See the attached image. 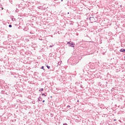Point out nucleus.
I'll use <instances>...</instances> for the list:
<instances>
[{"label":"nucleus","mask_w":125,"mask_h":125,"mask_svg":"<svg viewBox=\"0 0 125 125\" xmlns=\"http://www.w3.org/2000/svg\"><path fill=\"white\" fill-rule=\"evenodd\" d=\"M70 43L71 44L69 45V46H70V47H75V43L71 42Z\"/></svg>","instance_id":"f257e3e1"},{"label":"nucleus","mask_w":125,"mask_h":125,"mask_svg":"<svg viewBox=\"0 0 125 125\" xmlns=\"http://www.w3.org/2000/svg\"><path fill=\"white\" fill-rule=\"evenodd\" d=\"M120 52H123L124 53H125V49L122 48L120 50Z\"/></svg>","instance_id":"f03ea898"},{"label":"nucleus","mask_w":125,"mask_h":125,"mask_svg":"<svg viewBox=\"0 0 125 125\" xmlns=\"http://www.w3.org/2000/svg\"><path fill=\"white\" fill-rule=\"evenodd\" d=\"M38 101H42V97L40 96L38 98Z\"/></svg>","instance_id":"7ed1b4c3"},{"label":"nucleus","mask_w":125,"mask_h":125,"mask_svg":"<svg viewBox=\"0 0 125 125\" xmlns=\"http://www.w3.org/2000/svg\"><path fill=\"white\" fill-rule=\"evenodd\" d=\"M0 93H1V94H3V93H4V91L2 90V89H1L0 90Z\"/></svg>","instance_id":"20e7f679"},{"label":"nucleus","mask_w":125,"mask_h":125,"mask_svg":"<svg viewBox=\"0 0 125 125\" xmlns=\"http://www.w3.org/2000/svg\"><path fill=\"white\" fill-rule=\"evenodd\" d=\"M46 94L47 93H42V96H44V97H46Z\"/></svg>","instance_id":"39448f33"},{"label":"nucleus","mask_w":125,"mask_h":125,"mask_svg":"<svg viewBox=\"0 0 125 125\" xmlns=\"http://www.w3.org/2000/svg\"><path fill=\"white\" fill-rule=\"evenodd\" d=\"M41 69H42L44 71L45 70V69H44V66H42Z\"/></svg>","instance_id":"423d86ee"},{"label":"nucleus","mask_w":125,"mask_h":125,"mask_svg":"<svg viewBox=\"0 0 125 125\" xmlns=\"http://www.w3.org/2000/svg\"><path fill=\"white\" fill-rule=\"evenodd\" d=\"M39 91H43V88H42L41 89H40V90H39Z\"/></svg>","instance_id":"0eeeda50"},{"label":"nucleus","mask_w":125,"mask_h":125,"mask_svg":"<svg viewBox=\"0 0 125 125\" xmlns=\"http://www.w3.org/2000/svg\"><path fill=\"white\" fill-rule=\"evenodd\" d=\"M71 42H72L71 41H70L69 42H67V44H69L70 45V44H71Z\"/></svg>","instance_id":"6e6552de"},{"label":"nucleus","mask_w":125,"mask_h":125,"mask_svg":"<svg viewBox=\"0 0 125 125\" xmlns=\"http://www.w3.org/2000/svg\"><path fill=\"white\" fill-rule=\"evenodd\" d=\"M12 25L9 24V28H12Z\"/></svg>","instance_id":"1a4fd4ad"},{"label":"nucleus","mask_w":125,"mask_h":125,"mask_svg":"<svg viewBox=\"0 0 125 125\" xmlns=\"http://www.w3.org/2000/svg\"><path fill=\"white\" fill-rule=\"evenodd\" d=\"M46 67H47V69H50V66L46 65Z\"/></svg>","instance_id":"9d476101"},{"label":"nucleus","mask_w":125,"mask_h":125,"mask_svg":"<svg viewBox=\"0 0 125 125\" xmlns=\"http://www.w3.org/2000/svg\"><path fill=\"white\" fill-rule=\"evenodd\" d=\"M53 116H54L53 114H52V113L50 114V117H53Z\"/></svg>","instance_id":"9b49d317"},{"label":"nucleus","mask_w":125,"mask_h":125,"mask_svg":"<svg viewBox=\"0 0 125 125\" xmlns=\"http://www.w3.org/2000/svg\"><path fill=\"white\" fill-rule=\"evenodd\" d=\"M115 88H112L111 89V91H114V90L115 89Z\"/></svg>","instance_id":"f8f14e48"},{"label":"nucleus","mask_w":125,"mask_h":125,"mask_svg":"<svg viewBox=\"0 0 125 125\" xmlns=\"http://www.w3.org/2000/svg\"><path fill=\"white\" fill-rule=\"evenodd\" d=\"M32 104H35L36 102L35 101L32 102Z\"/></svg>","instance_id":"ddd939ff"},{"label":"nucleus","mask_w":125,"mask_h":125,"mask_svg":"<svg viewBox=\"0 0 125 125\" xmlns=\"http://www.w3.org/2000/svg\"><path fill=\"white\" fill-rule=\"evenodd\" d=\"M71 23H70V25H74V23L72 21H71Z\"/></svg>","instance_id":"4468645a"},{"label":"nucleus","mask_w":125,"mask_h":125,"mask_svg":"<svg viewBox=\"0 0 125 125\" xmlns=\"http://www.w3.org/2000/svg\"><path fill=\"white\" fill-rule=\"evenodd\" d=\"M39 40L40 41H42V38H40L39 39Z\"/></svg>","instance_id":"2eb2a0df"},{"label":"nucleus","mask_w":125,"mask_h":125,"mask_svg":"<svg viewBox=\"0 0 125 125\" xmlns=\"http://www.w3.org/2000/svg\"><path fill=\"white\" fill-rule=\"evenodd\" d=\"M67 108H71V106H70L69 105H68L67 106Z\"/></svg>","instance_id":"dca6fc26"},{"label":"nucleus","mask_w":125,"mask_h":125,"mask_svg":"<svg viewBox=\"0 0 125 125\" xmlns=\"http://www.w3.org/2000/svg\"><path fill=\"white\" fill-rule=\"evenodd\" d=\"M84 69H85V66L84 67V68L83 69V73H84Z\"/></svg>","instance_id":"f3484780"},{"label":"nucleus","mask_w":125,"mask_h":125,"mask_svg":"<svg viewBox=\"0 0 125 125\" xmlns=\"http://www.w3.org/2000/svg\"><path fill=\"white\" fill-rule=\"evenodd\" d=\"M2 89V87H1V86H0V90H1Z\"/></svg>","instance_id":"a211bd4d"},{"label":"nucleus","mask_w":125,"mask_h":125,"mask_svg":"<svg viewBox=\"0 0 125 125\" xmlns=\"http://www.w3.org/2000/svg\"><path fill=\"white\" fill-rule=\"evenodd\" d=\"M63 125H68V124H67V123H63Z\"/></svg>","instance_id":"6ab92c4d"},{"label":"nucleus","mask_w":125,"mask_h":125,"mask_svg":"<svg viewBox=\"0 0 125 125\" xmlns=\"http://www.w3.org/2000/svg\"><path fill=\"white\" fill-rule=\"evenodd\" d=\"M53 46H54V45H50L49 47H53Z\"/></svg>","instance_id":"aec40b11"},{"label":"nucleus","mask_w":125,"mask_h":125,"mask_svg":"<svg viewBox=\"0 0 125 125\" xmlns=\"http://www.w3.org/2000/svg\"><path fill=\"white\" fill-rule=\"evenodd\" d=\"M42 102H43V103H44V102H45V100H43Z\"/></svg>","instance_id":"412c9836"},{"label":"nucleus","mask_w":125,"mask_h":125,"mask_svg":"<svg viewBox=\"0 0 125 125\" xmlns=\"http://www.w3.org/2000/svg\"><path fill=\"white\" fill-rule=\"evenodd\" d=\"M9 1L10 2H12V0H10Z\"/></svg>","instance_id":"4be33fe9"},{"label":"nucleus","mask_w":125,"mask_h":125,"mask_svg":"<svg viewBox=\"0 0 125 125\" xmlns=\"http://www.w3.org/2000/svg\"><path fill=\"white\" fill-rule=\"evenodd\" d=\"M106 84H108V82H105Z\"/></svg>","instance_id":"5701e85b"},{"label":"nucleus","mask_w":125,"mask_h":125,"mask_svg":"<svg viewBox=\"0 0 125 125\" xmlns=\"http://www.w3.org/2000/svg\"><path fill=\"white\" fill-rule=\"evenodd\" d=\"M91 18H92V17H90L89 20H90V19H91Z\"/></svg>","instance_id":"b1692460"},{"label":"nucleus","mask_w":125,"mask_h":125,"mask_svg":"<svg viewBox=\"0 0 125 125\" xmlns=\"http://www.w3.org/2000/svg\"><path fill=\"white\" fill-rule=\"evenodd\" d=\"M114 122H116V121H117V120L116 119H114Z\"/></svg>","instance_id":"393cba45"},{"label":"nucleus","mask_w":125,"mask_h":125,"mask_svg":"<svg viewBox=\"0 0 125 125\" xmlns=\"http://www.w3.org/2000/svg\"><path fill=\"white\" fill-rule=\"evenodd\" d=\"M80 87H82L83 88V87H82V85H81Z\"/></svg>","instance_id":"a878e982"},{"label":"nucleus","mask_w":125,"mask_h":125,"mask_svg":"<svg viewBox=\"0 0 125 125\" xmlns=\"http://www.w3.org/2000/svg\"><path fill=\"white\" fill-rule=\"evenodd\" d=\"M70 14V13H69V12L67 13V14Z\"/></svg>","instance_id":"bb28decb"},{"label":"nucleus","mask_w":125,"mask_h":125,"mask_svg":"<svg viewBox=\"0 0 125 125\" xmlns=\"http://www.w3.org/2000/svg\"><path fill=\"white\" fill-rule=\"evenodd\" d=\"M105 86L107 87V84L105 85Z\"/></svg>","instance_id":"cd10ccee"},{"label":"nucleus","mask_w":125,"mask_h":125,"mask_svg":"<svg viewBox=\"0 0 125 125\" xmlns=\"http://www.w3.org/2000/svg\"><path fill=\"white\" fill-rule=\"evenodd\" d=\"M61 1H63V0H61Z\"/></svg>","instance_id":"c85d7f7f"},{"label":"nucleus","mask_w":125,"mask_h":125,"mask_svg":"<svg viewBox=\"0 0 125 125\" xmlns=\"http://www.w3.org/2000/svg\"><path fill=\"white\" fill-rule=\"evenodd\" d=\"M2 9H3V8H2Z\"/></svg>","instance_id":"c756f323"},{"label":"nucleus","mask_w":125,"mask_h":125,"mask_svg":"<svg viewBox=\"0 0 125 125\" xmlns=\"http://www.w3.org/2000/svg\"><path fill=\"white\" fill-rule=\"evenodd\" d=\"M77 101H78V102H79V100H78Z\"/></svg>","instance_id":"7c9ffc66"}]
</instances>
